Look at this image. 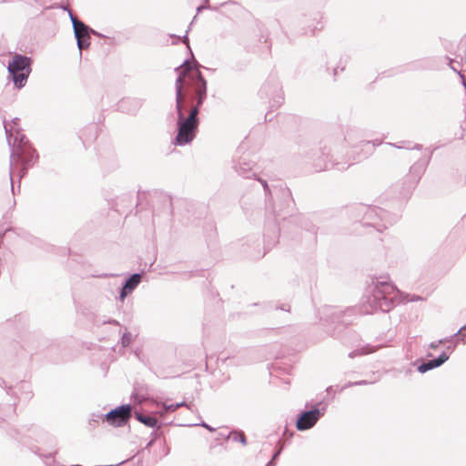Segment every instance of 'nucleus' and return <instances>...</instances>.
<instances>
[{"instance_id": "f257e3e1", "label": "nucleus", "mask_w": 466, "mask_h": 466, "mask_svg": "<svg viewBox=\"0 0 466 466\" xmlns=\"http://www.w3.org/2000/svg\"><path fill=\"white\" fill-rule=\"evenodd\" d=\"M18 122L19 119L16 117L14 118L11 123L4 122L6 139L11 147L10 185L12 191H14L13 173L15 167L21 165L19 170V178L21 179L25 175L27 169L33 166L37 159L35 149L31 147L28 140L20 130Z\"/></svg>"}, {"instance_id": "f03ea898", "label": "nucleus", "mask_w": 466, "mask_h": 466, "mask_svg": "<svg viewBox=\"0 0 466 466\" xmlns=\"http://www.w3.org/2000/svg\"><path fill=\"white\" fill-rule=\"evenodd\" d=\"M397 298L394 285L387 279H377L363 298L362 312L372 314L380 310L382 312L390 311L393 307L394 299Z\"/></svg>"}, {"instance_id": "7ed1b4c3", "label": "nucleus", "mask_w": 466, "mask_h": 466, "mask_svg": "<svg viewBox=\"0 0 466 466\" xmlns=\"http://www.w3.org/2000/svg\"><path fill=\"white\" fill-rule=\"evenodd\" d=\"M184 76V74H180L175 83L176 110L177 114V135L175 143L177 146H185L190 143L196 137L198 125V107H192L189 116L187 118L184 117L183 102L185 97L182 94V79Z\"/></svg>"}, {"instance_id": "20e7f679", "label": "nucleus", "mask_w": 466, "mask_h": 466, "mask_svg": "<svg viewBox=\"0 0 466 466\" xmlns=\"http://www.w3.org/2000/svg\"><path fill=\"white\" fill-rule=\"evenodd\" d=\"M176 71L178 72V76L180 74L185 75L182 79V83L187 77L194 81L195 91L198 96L197 105L194 107H198L199 110V106L203 104L207 97V81L198 68L195 70L192 69V66L187 60L184 61L180 66L177 67Z\"/></svg>"}, {"instance_id": "39448f33", "label": "nucleus", "mask_w": 466, "mask_h": 466, "mask_svg": "<svg viewBox=\"0 0 466 466\" xmlns=\"http://www.w3.org/2000/svg\"><path fill=\"white\" fill-rule=\"evenodd\" d=\"M7 70L15 86L21 88L25 86L31 71L30 59L21 55H15L9 62Z\"/></svg>"}, {"instance_id": "423d86ee", "label": "nucleus", "mask_w": 466, "mask_h": 466, "mask_svg": "<svg viewBox=\"0 0 466 466\" xmlns=\"http://www.w3.org/2000/svg\"><path fill=\"white\" fill-rule=\"evenodd\" d=\"M364 211V224L369 225L378 231H382L387 228V223L391 224V221H389V214L385 210L379 208L372 207H363Z\"/></svg>"}, {"instance_id": "0eeeda50", "label": "nucleus", "mask_w": 466, "mask_h": 466, "mask_svg": "<svg viewBox=\"0 0 466 466\" xmlns=\"http://www.w3.org/2000/svg\"><path fill=\"white\" fill-rule=\"evenodd\" d=\"M132 416V408L130 404L118 406L107 413L101 415L104 421L113 427H122L127 423Z\"/></svg>"}, {"instance_id": "6e6552de", "label": "nucleus", "mask_w": 466, "mask_h": 466, "mask_svg": "<svg viewBox=\"0 0 466 466\" xmlns=\"http://www.w3.org/2000/svg\"><path fill=\"white\" fill-rule=\"evenodd\" d=\"M68 13L73 25L75 36L77 41V46L81 52L90 45L89 28L83 22L79 21L70 10Z\"/></svg>"}, {"instance_id": "1a4fd4ad", "label": "nucleus", "mask_w": 466, "mask_h": 466, "mask_svg": "<svg viewBox=\"0 0 466 466\" xmlns=\"http://www.w3.org/2000/svg\"><path fill=\"white\" fill-rule=\"evenodd\" d=\"M325 410L314 408L311 410L304 411L297 420V428L305 431L312 428L319 418L324 414Z\"/></svg>"}, {"instance_id": "9d476101", "label": "nucleus", "mask_w": 466, "mask_h": 466, "mask_svg": "<svg viewBox=\"0 0 466 466\" xmlns=\"http://www.w3.org/2000/svg\"><path fill=\"white\" fill-rule=\"evenodd\" d=\"M141 274H133L124 284L119 295V299L124 301L128 293H131L140 283Z\"/></svg>"}, {"instance_id": "9b49d317", "label": "nucleus", "mask_w": 466, "mask_h": 466, "mask_svg": "<svg viewBox=\"0 0 466 466\" xmlns=\"http://www.w3.org/2000/svg\"><path fill=\"white\" fill-rule=\"evenodd\" d=\"M449 360V355H447L445 352H442L437 359L429 360L427 362H424L420 364L418 367V370L420 373H425L426 371L432 370L434 368L440 367L444 362H446Z\"/></svg>"}, {"instance_id": "f8f14e48", "label": "nucleus", "mask_w": 466, "mask_h": 466, "mask_svg": "<svg viewBox=\"0 0 466 466\" xmlns=\"http://www.w3.org/2000/svg\"><path fill=\"white\" fill-rule=\"evenodd\" d=\"M236 171L244 177H251L255 174L252 172V167L249 162H247L245 159L242 162H238L234 166Z\"/></svg>"}, {"instance_id": "ddd939ff", "label": "nucleus", "mask_w": 466, "mask_h": 466, "mask_svg": "<svg viewBox=\"0 0 466 466\" xmlns=\"http://www.w3.org/2000/svg\"><path fill=\"white\" fill-rule=\"evenodd\" d=\"M424 172V166L420 164H415L410 167V177L412 179V184L415 185L418 183L420 176Z\"/></svg>"}, {"instance_id": "4468645a", "label": "nucleus", "mask_w": 466, "mask_h": 466, "mask_svg": "<svg viewBox=\"0 0 466 466\" xmlns=\"http://www.w3.org/2000/svg\"><path fill=\"white\" fill-rule=\"evenodd\" d=\"M136 419L147 427L155 428L157 426V420L155 417L147 416L137 412Z\"/></svg>"}, {"instance_id": "2eb2a0df", "label": "nucleus", "mask_w": 466, "mask_h": 466, "mask_svg": "<svg viewBox=\"0 0 466 466\" xmlns=\"http://www.w3.org/2000/svg\"><path fill=\"white\" fill-rule=\"evenodd\" d=\"M227 438L232 440L233 441H239L243 445L246 444V437L243 432H238V431L229 432L227 435Z\"/></svg>"}, {"instance_id": "dca6fc26", "label": "nucleus", "mask_w": 466, "mask_h": 466, "mask_svg": "<svg viewBox=\"0 0 466 466\" xmlns=\"http://www.w3.org/2000/svg\"><path fill=\"white\" fill-rule=\"evenodd\" d=\"M162 406L166 412L175 411L177 408H180V407H187V408L190 409V405H188L187 403L183 402V401L176 403V404H167L166 402H164L162 404Z\"/></svg>"}, {"instance_id": "f3484780", "label": "nucleus", "mask_w": 466, "mask_h": 466, "mask_svg": "<svg viewBox=\"0 0 466 466\" xmlns=\"http://www.w3.org/2000/svg\"><path fill=\"white\" fill-rule=\"evenodd\" d=\"M373 350H374L372 348H370V347H364V348H361L360 350H357L351 351L349 354V357L350 358H354L356 356L369 354V353L372 352Z\"/></svg>"}, {"instance_id": "a211bd4d", "label": "nucleus", "mask_w": 466, "mask_h": 466, "mask_svg": "<svg viewBox=\"0 0 466 466\" xmlns=\"http://www.w3.org/2000/svg\"><path fill=\"white\" fill-rule=\"evenodd\" d=\"M132 341V335L130 332H125L121 337V344L124 348L129 346Z\"/></svg>"}, {"instance_id": "6ab92c4d", "label": "nucleus", "mask_w": 466, "mask_h": 466, "mask_svg": "<svg viewBox=\"0 0 466 466\" xmlns=\"http://www.w3.org/2000/svg\"><path fill=\"white\" fill-rule=\"evenodd\" d=\"M452 339H453V336L446 337V338L441 339H439V340H437V341H432V342H431V344H430V346H429V347H430L431 349H436V348H438L440 345H441V344H443V343H445V342H450V341H451Z\"/></svg>"}, {"instance_id": "aec40b11", "label": "nucleus", "mask_w": 466, "mask_h": 466, "mask_svg": "<svg viewBox=\"0 0 466 466\" xmlns=\"http://www.w3.org/2000/svg\"><path fill=\"white\" fill-rule=\"evenodd\" d=\"M357 136V133L355 131H350L347 134L345 139L351 144L353 142V138Z\"/></svg>"}, {"instance_id": "412c9836", "label": "nucleus", "mask_w": 466, "mask_h": 466, "mask_svg": "<svg viewBox=\"0 0 466 466\" xmlns=\"http://www.w3.org/2000/svg\"><path fill=\"white\" fill-rule=\"evenodd\" d=\"M352 386H355V385H354V382H348L347 384H345L344 386H342V387H340V388H339V387L337 386V387H336L335 391H336V392H341V391H343L344 390H346V389H348V388H350V387H352Z\"/></svg>"}, {"instance_id": "4be33fe9", "label": "nucleus", "mask_w": 466, "mask_h": 466, "mask_svg": "<svg viewBox=\"0 0 466 466\" xmlns=\"http://www.w3.org/2000/svg\"><path fill=\"white\" fill-rule=\"evenodd\" d=\"M391 146L397 147V148H407V149H412V147H404L402 145H397V144H390ZM413 148L415 149H420L421 148V146L419 145V144H416Z\"/></svg>"}, {"instance_id": "5701e85b", "label": "nucleus", "mask_w": 466, "mask_h": 466, "mask_svg": "<svg viewBox=\"0 0 466 466\" xmlns=\"http://www.w3.org/2000/svg\"><path fill=\"white\" fill-rule=\"evenodd\" d=\"M200 425H201L202 427L206 428L207 430H208L209 431H215V429H214V428H212L211 426L208 425V424H207V423H205V422H202Z\"/></svg>"}, {"instance_id": "b1692460", "label": "nucleus", "mask_w": 466, "mask_h": 466, "mask_svg": "<svg viewBox=\"0 0 466 466\" xmlns=\"http://www.w3.org/2000/svg\"><path fill=\"white\" fill-rule=\"evenodd\" d=\"M466 330V325L462 326L454 335L453 338L461 334L462 331Z\"/></svg>"}, {"instance_id": "393cba45", "label": "nucleus", "mask_w": 466, "mask_h": 466, "mask_svg": "<svg viewBox=\"0 0 466 466\" xmlns=\"http://www.w3.org/2000/svg\"><path fill=\"white\" fill-rule=\"evenodd\" d=\"M368 384V381L367 380H359V381H355L354 382V385L355 386H359V385H366Z\"/></svg>"}, {"instance_id": "a878e982", "label": "nucleus", "mask_w": 466, "mask_h": 466, "mask_svg": "<svg viewBox=\"0 0 466 466\" xmlns=\"http://www.w3.org/2000/svg\"><path fill=\"white\" fill-rule=\"evenodd\" d=\"M259 181L262 184L265 191H268V186L267 182L265 180H262V179H259Z\"/></svg>"}, {"instance_id": "bb28decb", "label": "nucleus", "mask_w": 466, "mask_h": 466, "mask_svg": "<svg viewBox=\"0 0 466 466\" xmlns=\"http://www.w3.org/2000/svg\"><path fill=\"white\" fill-rule=\"evenodd\" d=\"M183 43H184V44H186V45L188 46V38H187V35H185L183 36Z\"/></svg>"}, {"instance_id": "cd10ccee", "label": "nucleus", "mask_w": 466, "mask_h": 466, "mask_svg": "<svg viewBox=\"0 0 466 466\" xmlns=\"http://www.w3.org/2000/svg\"><path fill=\"white\" fill-rule=\"evenodd\" d=\"M461 60H465L466 61V42H465V46H464V56H461Z\"/></svg>"}, {"instance_id": "c85d7f7f", "label": "nucleus", "mask_w": 466, "mask_h": 466, "mask_svg": "<svg viewBox=\"0 0 466 466\" xmlns=\"http://www.w3.org/2000/svg\"><path fill=\"white\" fill-rule=\"evenodd\" d=\"M279 453H280V450L276 451L275 454L272 457V461L275 460L279 455Z\"/></svg>"}, {"instance_id": "c756f323", "label": "nucleus", "mask_w": 466, "mask_h": 466, "mask_svg": "<svg viewBox=\"0 0 466 466\" xmlns=\"http://www.w3.org/2000/svg\"><path fill=\"white\" fill-rule=\"evenodd\" d=\"M328 168V165H324L323 167H320L319 168H318L317 170L318 171H320L322 169H327Z\"/></svg>"}, {"instance_id": "7c9ffc66", "label": "nucleus", "mask_w": 466, "mask_h": 466, "mask_svg": "<svg viewBox=\"0 0 466 466\" xmlns=\"http://www.w3.org/2000/svg\"><path fill=\"white\" fill-rule=\"evenodd\" d=\"M460 339L462 341V343H465V335L462 334L460 338Z\"/></svg>"}, {"instance_id": "2f4dec72", "label": "nucleus", "mask_w": 466, "mask_h": 466, "mask_svg": "<svg viewBox=\"0 0 466 466\" xmlns=\"http://www.w3.org/2000/svg\"><path fill=\"white\" fill-rule=\"evenodd\" d=\"M455 347H456V344L454 346H452V347L451 346L447 347V350L452 351V350H454Z\"/></svg>"}, {"instance_id": "473e14b6", "label": "nucleus", "mask_w": 466, "mask_h": 466, "mask_svg": "<svg viewBox=\"0 0 466 466\" xmlns=\"http://www.w3.org/2000/svg\"><path fill=\"white\" fill-rule=\"evenodd\" d=\"M380 143H381L380 141V142H378V143H373V144H372V147H375V146H377V145H380Z\"/></svg>"}, {"instance_id": "72a5a7b5", "label": "nucleus", "mask_w": 466, "mask_h": 466, "mask_svg": "<svg viewBox=\"0 0 466 466\" xmlns=\"http://www.w3.org/2000/svg\"><path fill=\"white\" fill-rule=\"evenodd\" d=\"M332 389H333V387H331V386H330V387H329V388L327 389V391H328V392H329V391H331V390H332Z\"/></svg>"}, {"instance_id": "f704fd0d", "label": "nucleus", "mask_w": 466, "mask_h": 466, "mask_svg": "<svg viewBox=\"0 0 466 466\" xmlns=\"http://www.w3.org/2000/svg\"><path fill=\"white\" fill-rule=\"evenodd\" d=\"M125 103H126V101H122L121 107H124Z\"/></svg>"}, {"instance_id": "c9c22d12", "label": "nucleus", "mask_w": 466, "mask_h": 466, "mask_svg": "<svg viewBox=\"0 0 466 466\" xmlns=\"http://www.w3.org/2000/svg\"><path fill=\"white\" fill-rule=\"evenodd\" d=\"M370 141H366V142H365V145H366V146H370Z\"/></svg>"}, {"instance_id": "e433bc0d", "label": "nucleus", "mask_w": 466, "mask_h": 466, "mask_svg": "<svg viewBox=\"0 0 466 466\" xmlns=\"http://www.w3.org/2000/svg\"><path fill=\"white\" fill-rule=\"evenodd\" d=\"M113 323L118 325V322L116 320H113Z\"/></svg>"}]
</instances>
